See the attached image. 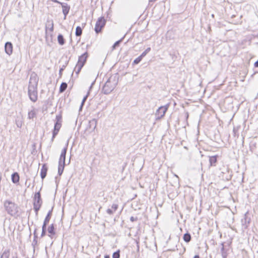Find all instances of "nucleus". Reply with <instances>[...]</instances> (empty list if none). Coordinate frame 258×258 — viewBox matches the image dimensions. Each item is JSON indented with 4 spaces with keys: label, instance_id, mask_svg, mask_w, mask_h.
Instances as JSON below:
<instances>
[{
    "label": "nucleus",
    "instance_id": "31",
    "mask_svg": "<svg viewBox=\"0 0 258 258\" xmlns=\"http://www.w3.org/2000/svg\"><path fill=\"white\" fill-rule=\"evenodd\" d=\"M59 132V130L53 129V133H52V137L51 139V141H53L55 136L57 135L58 133Z\"/></svg>",
    "mask_w": 258,
    "mask_h": 258
},
{
    "label": "nucleus",
    "instance_id": "43",
    "mask_svg": "<svg viewBox=\"0 0 258 258\" xmlns=\"http://www.w3.org/2000/svg\"><path fill=\"white\" fill-rule=\"evenodd\" d=\"M52 2H54V3H58V4H60V2L57 1V0H51Z\"/></svg>",
    "mask_w": 258,
    "mask_h": 258
},
{
    "label": "nucleus",
    "instance_id": "12",
    "mask_svg": "<svg viewBox=\"0 0 258 258\" xmlns=\"http://www.w3.org/2000/svg\"><path fill=\"white\" fill-rule=\"evenodd\" d=\"M47 231L49 233V237L52 238L53 236L55 234V228L53 224H52L48 226L47 228Z\"/></svg>",
    "mask_w": 258,
    "mask_h": 258
},
{
    "label": "nucleus",
    "instance_id": "45",
    "mask_svg": "<svg viewBox=\"0 0 258 258\" xmlns=\"http://www.w3.org/2000/svg\"><path fill=\"white\" fill-rule=\"evenodd\" d=\"M194 258H200V256H199V255H196L194 257Z\"/></svg>",
    "mask_w": 258,
    "mask_h": 258
},
{
    "label": "nucleus",
    "instance_id": "8",
    "mask_svg": "<svg viewBox=\"0 0 258 258\" xmlns=\"http://www.w3.org/2000/svg\"><path fill=\"white\" fill-rule=\"evenodd\" d=\"M168 106H163L160 107L156 111V116L158 119H160L164 116L166 111L167 110Z\"/></svg>",
    "mask_w": 258,
    "mask_h": 258
},
{
    "label": "nucleus",
    "instance_id": "35",
    "mask_svg": "<svg viewBox=\"0 0 258 258\" xmlns=\"http://www.w3.org/2000/svg\"><path fill=\"white\" fill-rule=\"evenodd\" d=\"M16 124L18 127L20 128L22 125V122L21 121L17 120L16 121Z\"/></svg>",
    "mask_w": 258,
    "mask_h": 258
},
{
    "label": "nucleus",
    "instance_id": "1",
    "mask_svg": "<svg viewBox=\"0 0 258 258\" xmlns=\"http://www.w3.org/2000/svg\"><path fill=\"white\" fill-rule=\"evenodd\" d=\"M38 78L37 74L32 73L31 74L29 84L28 86V95L30 99L33 102H35L37 100V85Z\"/></svg>",
    "mask_w": 258,
    "mask_h": 258
},
{
    "label": "nucleus",
    "instance_id": "6",
    "mask_svg": "<svg viewBox=\"0 0 258 258\" xmlns=\"http://www.w3.org/2000/svg\"><path fill=\"white\" fill-rule=\"evenodd\" d=\"M42 204V201L41 198L40 191L37 192L35 194L33 202V208L36 215L38 214V211L40 210Z\"/></svg>",
    "mask_w": 258,
    "mask_h": 258
},
{
    "label": "nucleus",
    "instance_id": "49",
    "mask_svg": "<svg viewBox=\"0 0 258 258\" xmlns=\"http://www.w3.org/2000/svg\"><path fill=\"white\" fill-rule=\"evenodd\" d=\"M12 258H18L17 257H14V256H13Z\"/></svg>",
    "mask_w": 258,
    "mask_h": 258
},
{
    "label": "nucleus",
    "instance_id": "17",
    "mask_svg": "<svg viewBox=\"0 0 258 258\" xmlns=\"http://www.w3.org/2000/svg\"><path fill=\"white\" fill-rule=\"evenodd\" d=\"M36 117V113L34 108L28 112V118L30 119H33Z\"/></svg>",
    "mask_w": 258,
    "mask_h": 258
},
{
    "label": "nucleus",
    "instance_id": "39",
    "mask_svg": "<svg viewBox=\"0 0 258 258\" xmlns=\"http://www.w3.org/2000/svg\"><path fill=\"white\" fill-rule=\"evenodd\" d=\"M233 134H234V136H236V133L237 132V130L236 129L235 127H234L233 130Z\"/></svg>",
    "mask_w": 258,
    "mask_h": 258
},
{
    "label": "nucleus",
    "instance_id": "11",
    "mask_svg": "<svg viewBox=\"0 0 258 258\" xmlns=\"http://www.w3.org/2000/svg\"><path fill=\"white\" fill-rule=\"evenodd\" d=\"M5 52L8 55H11L13 52V44L10 42H7L5 45Z\"/></svg>",
    "mask_w": 258,
    "mask_h": 258
},
{
    "label": "nucleus",
    "instance_id": "15",
    "mask_svg": "<svg viewBox=\"0 0 258 258\" xmlns=\"http://www.w3.org/2000/svg\"><path fill=\"white\" fill-rule=\"evenodd\" d=\"M12 181L14 183H17L20 180V176L17 172H14L11 176Z\"/></svg>",
    "mask_w": 258,
    "mask_h": 258
},
{
    "label": "nucleus",
    "instance_id": "27",
    "mask_svg": "<svg viewBox=\"0 0 258 258\" xmlns=\"http://www.w3.org/2000/svg\"><path fill=\"white\" fill-rule=\"evenodd\" d=\"M34 240H33V242H32V245L34 246L37 243V235L36 234V229H35V231H34Z\"/></svg>",
    "mask_w": 258,
    "mask_h": 258
},
{
    "label": "nucleus",
    "instance_id": "3",
    "mask_svg": "<svg viewBox=\"0 0 258 258\" xmlns=\"http://www.w3.org/2000/svg\"><path fill=\"white\" fill-rule=\"evenodd\" d=\"M116 84L117 82L114 79L111 77L109 78L103 87L102 93L104 94H109L114 90Z\"/></svg>",
    "mask_w": 258,
    "mask_h": 258
},
{
    "label": "nucleus",
    "instance_id": "32",
    "mask_svg": "<svg viewBox=\"0 0 258 258\" xmlns=\"http://www.w3.org/2000/svg\"><path fill=\"white\" fill-rule=\"evenodd\" d=\"M87 97H88V95H86V96H85L84 97V98H83V100H82V101L81 105L80 107V110L82 109V107H83V105H84V104L85 102L86 101V99H87Z\"/></svg>",
    "mask_w": 258,
    "mask_h": 258
},
{
    "label": "nucleus",
    "instance_id": "25",
    "mask_svg": "<svg viewBox=\"0 0 258 258\" xmlns=\"http://www.w3.org/2000/svg\"><path fill=\"white\" fill-rule=\"evenodd\" d=\"M47 225V224H45V223L43 224V225L42 227V233H41V237H44L46 235Z\"/></svg>",
    "mask_w": 258,
    "mask_h": 258
},
{
    "label": "nucleus",
    "instance_id": "2",
    "mask_svg": "<svg viewBox=\"0 0 258 258\" xmlns=\"http://www.w3.org/2000/svg\"><path fill=\"white\" fill-rule=\"evenodd\" d=\"M4 207L7 213L12 217H17L19 215L18 206L15 203L9 200L4 202Z\"/></svg>",
    "mask_w": 258,
    "mask_h": 258
},
{
    "label": "nucleus",
    "instance_id": "37",
    "mask_svg": "<svg viewBox=\"0 0 258 258\" xmlns=\"http://www.w3.org/2000/svg\"><path fill=\"white\" fill-rule=\"evenodd\" d=\"M130 220L132 222H135L138 220V218L137 217H134L133 216L131 217Z\"/></svg>",
    "mask_w": 258,
    "mask_h": 258
},
{
    "label": "nucleus",
    "instance_id": "44",
    "mask_svg": "<svg viewBox=\"0 0 258 258\" xmlns=\"http://www.w3.org/2000/svg\"><path fill=\"white\" fill-rule=\"evenodd\" d=\"M104 258H110V256H109V255L105 254L104 255Z\"/></svg>",
    "mask_w": 258,
    "mask_h": 258
},
{
    "label": "nucleus",
    "instance_id": "29",
    "mask_svg": "<svg viewBox=\"0 0 258 258\" xmlns=\"http://www.w3.org/2000/svg\"><path fill=\"white\" fill-rule=\"evenodd\" d=\"M120 250H117L116 251L113 252L112 258H120Z\"/></svg>",
    "mask_w": 258,
    "mask_h": 258
},
{
    "label": "nucleus",
    "instance_id": "16",
    "mask_svg": "<svg viewBox=\"0 0 258 258\" xmlns=\"http://www.w3.org/2000/svg\"><path fill=\"white\" fill-rule=\"evenodd\" d=\"M218 156H213L210 157L209 162L210 166H215L217 162Z\"/></svg>",
    "mask_w": 258,
    "mask_h": 258
},
{
    "label": "nucleus",
    "instance_id": "38",
    "mask_svg": "<svg viewBox=\"0 0 258 258\" xmlns=\"http://www.w3.org/2000/svg\"><path fill=\"white\" fill-rule=\"evenodd\" d=\"M147 53H148V52H147L146 51V50H145V51H144V52H143V53L140 55V56H141L142 58H143L144 56H145L147 55Z\"/></svg>",
    "mask_w": 258,
    "mask_h": 258
},
{
    "label": "nucleus",
    "instance_id": "30",
    "mask_svg": "<svg viewBox=\"0 0 258 258\" xmlns=\"http://www.w3.org/2000/svg\"><path fill=\"white\" fill-rule=\"evenodd\" d=\"M142 58H143L140 55L139 57H138L134 60L133 63L136 64L139 63L140 61L142 60Z\"/></svg>",
    "mask_w": 258,
    "mask_h": 258
},
{
    "label": "nucleus",
    "instance_id": "22",
    "mask_svg": "<svg viewBox=\"0 0 258 258\" xmlns=\"http://www.w3.org/2000/svg\"><path fill=\"white\" fill-rule=\"evenodd\" d=\"M183 239L185 242H186L187 243L189 242L191 240L190 234L188 232L185 233L183 235Z\"/></svg>",
    "mask_w": 258,
    "mask_h": 258
},
{
    "label": "nucleus",
    "instance_id": "47",
    "mask_svg": "<svg viewBox=\"0 0 258 258\" xmlns=\"http://www.w3.org/2000/svg\"><path fill=\"white\" fill-rule=\"evenodd\" d=\"M156 0H149V2H155L156 1Z\"/></svg>",
    "mask_w": 258,
    "mask_h": 258
},
{
    "label": "nucleus",
    "instance_id": "42",
    "mask_svg": "<svg viewBox=\"0 0 258 258\" xmlns=\"http://www.w3.org/2000/svg\"><path fill=\"white\" fill-rule=\"evenodd\" d=\"M145 50H146V51L148 53L151 50V48L150 47H148Z\"/></svg>",
    "mask_w": 258,
    "mask_h": 258
},
{
    "label": "nucleus",
    "instance_id": "26",
    "mask_svg": "<svg viewBox=\"0 0 258 258\" xmlns=\"http://www.w3.org/2000/svg\"><path fill=\"white\" fill-rule=\"evenodd\" d=\"M82 34V29L81 27L77 26L76 29L75 34L77 36H80Z\"/></svg>",
    "mask_w": 258,
    "mask_h": 258
},
{
    "label": "nucleus",
    "instance_id": "5",
    "mask_svg": "<svg viewBox=\"0 0 258 258\" xmlns=\"http://www.w3.org/2000/svg\"><path fill=\"white\" fill-rule=\"evenodd\" d=\"M88 57V53L87 52H85L79 57L77 64H76L74 69V71L76 72V73L77 75L80 73L82 68L85 64Z\"/></svg>",
    "mask_w": 258,
    "mask_h": 258
},
{
    "label": "nucleus",
    "instance_id": "46",
    "mask_svg": "<svg viewBox=\"0 0 258 258\" xmlns=\"http://www.w3.org/2000/svg\"><path fill=\"white\" fill-rule=\"evenodd\" d=\"M188 117V114L187 112L186 113V119H187Z\"/></svg>",
    "mask_w": 258,
    "mask_h": 258
},
{
    "label": "nucleus",
    "instance_id": "14",
    "mask_svg": "<svg viewBox=\"0 0 258 258\" xmlns=\"http://www.w3.org/2000/svg\"><path fill=\"white\" fill-rule=\"evenodd\" d=\"M247 214L248 213H246L244 215V218L241 220L242 224L245 228L247 227L248 224L250 223V219L248 218L247 216Z\"/></svg>",
    "mask_w": 258,
    "mask_h": 258
},
{
    "label": "nucleus",
    "instance_id": "20",
    "mask_svg": "<svg viewBox=\"0 0 258 258\" xmlns=\"http://www.w3.org/2000/svg\"><path fill=\"white\" fill-rule=\"evenodd\" d=\"M57 40H58V43L61 45H62L64 44L65 43V40H64V39L63 38V36L62 34H59L58 36H57Z\"/></svg>",
    "mask_w": 258,
    "mask_h": 258
},
{
    "label": "nucleus",
    "instance_id": "34",
    "mask_svg": "<svg viewBox=\"0 0 258 258\" xmlns=\"http://www.w3.org/2000/svg\"><path fill=\"white\" fill-rule=\"evenodd\" d=\"M67 63H67L65 65H63V66H62V67L60 69V70H59V74L60 76H61V74H62V71L64 70V69H65L66 66V65L67 64Z\"/></svg>",
    "mask_w": 258,
    "mask_h": 258
},
{
    "label": "nucleus",
    "instance_id": "9",
    "mask_svg": "<svg viewBox=\"0 0 258 258\" xmlns=\"http://www.w3.org/2000/svg\"><path fill=\"white\" fill-rule=\"evenodd\" d=\"M62 122V116L60 114L57 115L55 118V122L54 124V128L59 131Z\"/></svg>",
    "mask_w": 258,
    "mask_h": 258
},
{
    "label": "nucleus",
    "instance_id": "36",
    "mask_svg": "<svg viewBox=\"0 0 258 258\" xmlns=\"http://www.w3.org/2000/svg\"><path fill=\"white\" fill-rule=\"evenodd\" d=\"M106 212L109 215H112L113 214V213L114 212L113 210L111 209H108L107 210H106Z\"/></svg>",
    "mask_w": 258,
    "mask_h": 258
},
{
    "label": "nucleus",
    "instance_id": "13",
    "mask_svg": "<svg viewBox=\"0 0 258 258\" xmlns=\"http://www.w3.org/2000/svg\"><path fill=\"white\" fill-rule=\"evenodd\" d=\"M47 171V167L45 164H43L41 169L40 176L42 179H43L46 176Z\"/></svg>",
    "mask_w": 258,
    "mask_h": 258
},
{
    "label": "nucleus",
    "instance_id": "7",
    "mask_svg": "<svg viewBox=\"0 0 258 258\" xmlns=\"http://www.w3.org/2000/svg\"><path fill=\"white\" fill-rule=\"evenodd\" d=\"M106 20H105L104 18L103 17L99 18L96 23L94 29L95 32L97 34H98L99 33L101 32L102 29L104 28Z\"/></svg>",
    "mask_w": 258,
    "mask_h": 258
},
{
    "label": "nucleus",
    "instance_id": "48",
    "mask_svg": "<svg viewBox=\"0 0 258 258\" xmlns=\"http://www.w3.org/2000/svg\"><path fill=\"white\" fill-rule=\"evenodd\" d=\"M201 170H203V167H202V163H201Z\"/></svg>",
    "mask_w": 258,
    "mask_h": 258
},
{
    "label": "nucleus",
    "instance_id": "21",
    "mask_svg": "<svg viewBox=\"0 0 258 258\" xmlns=\"http://www.w3.org/2000/svg\"><path fill=\"white\" fill-rule=\"evenodd\" d=\"M97 125V120L95 118L92 119L89 121V126L90 128H92L94 130Z\"/></svg>",
    "mask_w": 258,
    "mask_h": 258
},
{
    "label": "nucleus",
    "instance_id": "40",
    "mask_svg": "<svg viewBox=\"0 0 258 258\" xmlns=\"http://www.w3.org/2000/svg\"><path fill=\"white\" fill-rule=\"evenodd\" d=\"M50 30L51 31H53V21H51V27L50 28Z\"/></svg>",
    "mask_w": 258,
    "mask_h": 258
},
{
    "label": "nucleus",
    "instance_id": "19",
    "mask_svg": "<svg viewBox=\"0 0 258 258\" xmlns=\"http://www.w3.org/2000/svg\"><path fill=\"white\" fill-rule=\"evenodd\" d=\"M222 248L221 249V253L223 258H226L227 256V250L224 248V243H221Z\"/></svg>",
    "mask_w": 258,
    "mask_h": 258
},
{
    "label": "nucleus",
    "instance_id": "33",
    "mask_svg": "<svg viewBox=\"0 0 258 258\" xmlns=\"http://www.w3.org/2000/svg\"><path fill=\"white\" fill-rule=\"evenodd\" d=\"M111 208H112V210H113V211L114 212L116 211V210L118 208V205L117 204H114L112 205V207H111Z\"/></svg>",
    "mask_w": 258,
    "mask_h": 258
},
{
    "label": "nucleus",
    "instance_id": "23",
    "mask_svg": "<svg viewBox=\"0 0 258 258\" xmlns=\"http://www.w3.org/2000/svg\"><path fill=\"white\" fill-rule=\"evenodd\" d=\"M67 87H68L67 84L66 83L62 82L61 84L60 87H59V93L63 92L67 88Z\"/></svg>",
    "mask_w": 258,
    "mask_h": 258
},
{
    "label": "nucleus",
    "instance_id": "18",
    "mask_svg": "<svg viewBox=\"0 0 258 258\" xmlns=\"http://www.w3.org/2000/svg\"><path fill=\"white\" fill-rule=\"evenodd\" d=\"M52 208L51 209V210H50L48 212V213L44 220L43 223H45L46 224H48V223L51 219V216H52Z\"/></svg>",
    "mask_w": 258,
    "mask_h": 258
},
{
    "label": "nucleus",
    "instance_id": "10",
    "mask_svg": "<svg viewBox=\"0 0 258 258\" xmlns=\"http://www.w3.org/2000/svg\"><path fill=\"white\" fill-rule=\"evenodd\" d=\"M60 5H61L62 9V13L64 15V18L63 19L66 20L67 15L69 14L70 10V6L68 5L67 3H60Z\"/></svg>",
    "mask_w": 258,
    "mask_h": 258
},
{
    "label": "nucleus",
    "instance_id": "24",
    "mask_svg": "<svg viewBox=\"0 0 258 258\" xmlns=\"http://www.w3.org/2000/svg\"><path fill=\"white\" fill-rule=\"evenodd\" d=\"M10 250L6 249L3 253L1 258H9Z\"/></svg>",
    "mask_w": 258,
    "mask_h": 258
},
{
    "label": "nucleus",
    "instance_id": "41",
    "mask_svg": "<svg viewBox=\"0 0 258 258\" xmlns=\"http://www.w3.org/2000/svg\"><path fill=\"white\" fill-rule=\"evenodd\" d=\"M254 66L255 68H257L258 67V60L255 62L254 64Z\"/></svg>",
    "mask_w": 258,
    "mask_h": 258
},
{
    "label": "nucleus",
    "instance_id": "28",
    "mask_svg": "<svg viewBox=\"0 0 258 258\" xmlns=\"http://www.w3.org/2000/svg\"><path fill=\"white\" fill-rule=\"evenodd\" d=\"M123 38H122L121 39H120V40L116 41L114 43V44L112 46V49H115L117 47H118L120 43L122 42Z\"/></svg>",
    "mask_w": 258,
    "mask_h": 258
},
{
    "label": "nucleus",
    "instance_id": "4",
    "mask_svg": "<svg viewBox=\"0 0 258 258\" xmlns=\"http://www.w3.org/2000/svg\"><path fill=\"white\" fill-rule=\"evenodd\" d=\"M67 149L68 144H67L66 147L62 149L59 157L58 167V174L60 176L62 174L65 166L66 156Z\"/></svg>",
    "mask_w": 258,
    "mask_h": 258
}]
</instances>
